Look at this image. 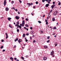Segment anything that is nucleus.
Instances as JSON below:
<instances>
[{"label":"nucleus","mask_w":61,"mask_h":61,"mask_svg":"<svg viewBox=\"0 0 61 61\" xmlns=\"http://www.w3.org/2000/svg\"><path fill=\"white\" fill-rule=\"evenodd\" d=\"M57 12H58L57 11H56L55 12L54 14V15H56L57 14Z\"/></svg>","instance_id":"f257e3e1"},{"label":"nucleus","mask_w":61,"mask_h":61,"mask_svg":"<svg viewBox=\"0 0 61 61\" xmlns=\"http://www.w3.org/2000/svg\"><path fill=\"white\" fill-rule=\"evenodd\" d=\"M6 0H5L4 2V5L5 6V5H6Z\"/></svg>","instance_id":"f03ea898"},{"label":"nucleus","mask_w":61,"mask_h":61,"mask_svg":"<svg viewBox=\"0 0 61 61\" xmlns=\"http://www.w3.org/2000/svg\"><path fill=\"white\" fill-rule=\"evenodd\" d=\"M15 18L16 19H17L18 20V19H19V18H20L19 16H15Z\"/></svg>","instance_id":"7ed1b4c3"},{"label":"nucleus","mask_w":61,"mask_h":61,"mask_svg":"<svg viewBox=\"0 0 61 61\" xmlns=\"http://www.w3.org/2000/svg\"><path fill=\"white\" fill-rule=\"evenodd\" d=\"M54 51H52L51 52V55H53L54 53Z\"/></svg>","instance_id":"20e7f679"},{"label":"nucleus","mask_w":61,"mask_h":61,"mask_svg":"<svg viewBox=\"0 0 61 61\" xmlns=\"http://www.w3.org/2000/svg\"><path fill=\"white\" fill-rule=\"evenodd\" d=\"M43 59L44 60H46L47 59V57L45 56L43 57Z\"/></svg>","instance_id":"39448f33"},{"label":"nucleus","mask_w":61,"mask_h":61,"mask_svg":"<svg viewBox=\"0 0 61 61\" xmlns=\"http://www.w3.org/2000/svg\"><path fill=\"white\" fill-rule=\"evenodd\" d=\"M27 5H28V7H29V6H30V5H31V4L29 3H27Z\"/></svg>","instance_id":"423d86ee"},{"label":"nucleus","mask_w":61,"mask_h":61,"mask_svg":"<svg viewBox=\"0 0 61 61\" xmlns=\"http://www.w3.org/2000/svg\"><path fill=\"white\" fill-rule=\"evenodd\" d=\"M5 10L6 11H7L9 10V8L8 7H6L5 8Z\"/></svg>","instance_id":"0eeeda50"},{"label":"nucleus","mask_w":61,"mask_h":61,"mask_svg":"<svg viewBox=\"0 0 61 61\" xmlns=\"http://www.w3.org/2000/svg\"><path fill=\"white\" fill-rule=\"evenodd\" d=\"M18 41V42L19 43H20V42H22V39H20Z\"/></svg>","instance_id":"6e6552de"},{"label":"nucleus","mask_w":61,"mask_h":61,"mask_svg":"<svg viewBox=\"0 0 61 61\" xmlns=\"http://www.w3.org/2000/svg\"><path fill=\"white\" fill-rule=\"evenodd\" d=\"M5 35L6 36V39H7L8 38V35H7V33H5Z\"/></svg>","instance_id":"1a4fd4ad"},{"label":"nucleus","mask_w":61,"mask_h":61,"mask_svg":"<svg viewBox=\"0 0 61 61\" xmlns=\"http://www.w3.org/2000/svg\"><path fill=\"white\" fill-rule=\"evenodd\" d=\"M19 27L20 28H21V26H19V25H18V26H17V28H19Z\"/></svg>","instance_id":"9d476101"},{"label":"nucleus","mask_w":61,"mask_h":61,"mask_svg":"<svg viewBox=\"0 0 61 61\" xmlns=\"http://www.w3.org/2000/svg\"><path fill=\"white\" fill-rule=\"evenodd\" d=\"M55 6V4H54L51 6V7L53 8H54Z\"/></svg>","instance_id":"9b49d317"},{"label":"nucleus","mask_w":61,"mask_h":61,"mask_svg":"<svg viewBox=\"0 0 61 61\" xmlns=\"http://www.w3.org/2000/svg\"><path fill=\"white\" fill-rule=\"evenodd\" d=\"M49 5V4H47L46 5V7H47Z\"/></svg>","instance_id":"f8f14e48"},{"label":"nucleus","mask_w":61,"mask_h":61,"mask_svg":"<svg viewBox=\"0 0 61 61\" xmlns=\"http://www.w3.org/2000/svg\"><path fill=\"white\" fill-rule=\"evenodd\" d=\"M11 19H12V18H8V20H9V21H10V20H11Z\"/></svg>","instance_id":"ddd939ff"},{"label":"nucleus","mask_w":61,"mask_h":61,"mask_svg":"<svg viewBox=\"0 0 61 61\" xmlns=\"http://www.w3.org/2000/svg\"><path fill=\"white\" fill-rule=\"evenodd\" d=\"M24 24H20V26H24Z\"/></svg>","instance_id":"4468645a"},{"label":"nucleus","mask_w":61,"mask_h":61,"mask_svg":"<svg viewBox=\"0 0 61 61\" xmlns=\"http://www.w3.org/2000/svg\"><path fill=\"white\" fill-rule=\"evenodd\" d=\"M44 47L45 48H48V47H47V46H44Z\"/></svg>","instance_id":"2eb2a0df"},{"label":"nucleus","mask_w":61,"mask_h":61,"mask_svg":"<svg viewBox=\"0 0 61 61\" xmlns=\"http://www.w3.org/2000/svg\"><path fill=\"white\" fill-rule=\"evenodd\" d=\"M45 21L46 22V25H47L48 24V22H47V20H45Z\"/></svg>","instance_id":"dca6fc26"},{"label":"nucleus","mask_w":61,"mask_h":61,"mask_svg":"<svg viewBox=\"0 0 61 61\" xmlns=\"http://www.w3.org/2000/svg\"><path fill=\"white\" fill-rule=\"evenodd\" d=\"M32 33H31L32 35H33V34H35V32L33 31H32Z\"/></svg>","instance_id":"f3484780"},{"label":"nucleus","mask_w":61,"mask_h":61,"mask_svg":"<svg viewBox=\"0 0 61 61\" xmlns=\"http://www.w3.org/2000/svg\"><path fill=\"white\" fill-rule=\"evenodd\" d=\"M10 59H11V60L12 61H13L14 60V59H13V58L12 57L10 58Z\"/></svg>","instance_id":"a211bd4d"},{"label":"nucleus","mask_w":61,"mask_h":61,"mask_svg":"<svg viewBox=\"0 0 61 61\" xmlns=\"http://www.w3.org/2000/svg\"><path fill=\"white\" fill-rule=\"evenodd\" d=\"M22 24H23V25H25V21L24 20H23V22L22 23Z\"/></svg>","instance_id":"6ab92c4d"},{"label":"nucleus","mask_w":61,"mask_h":61,"mask_svg":"<svg viewBox=\"0 0 61 61\" xmlns=\"http://www.w3.org/2000/svg\"><path fill=\"white\" fill-rule=\"evenodd\" d=\"M18 41V38H16V39H15V42H16V41Z\"/></svg>","instance_id":"aec40b11"},{"label":"nucleus","mask_w":61,"mask_h":61,"mask_svg":"<svg viewBox=\"0 0 61 61\" xmlns=\"http://www.w3.org/2000/svg\"><path fill=\"white\" fill-rule=\"evenodd\" d=\"M52 21H55V19L54 18H52Z\"/></svg>","instance_id":"412c9836"},{"label":"nucleus","mask_w":61,"mask_h":61,"mask_svg":"<svg viewBox=\"0 0 61 61\" xmlns=\"http://www.w3.org/2000/svg\"><path fill=\"white\" fill-rule=\"evenodd\" d=\"M23 36L24 37H25V34H23Z\"/></svg>","instance_id":"4be33fe9"},{"label":"nucleus","mask_w":61,"mask_h":61,"mask_svg":"<svg viewBox=\"0 0 61 61\" xmlns=\"http://www.w3.org/2000/svg\"><path fill=\"white\" fill-rule=\"evenodd\" d=\"M25 26H26V27H28V26H29L28 25H27V24H26L25 25Z\"/></svg>","instance_id":"5701e85b"},{"label":"nucleus","mask_w":61,"mask_h":61,"mask_svg":"<svg viewBox=\"0 0 61 61\" xmlns=\"http://www.w3.org/2000/svg\"><path fill=\"white\" fill-rule=\"evenodd\" d=\"M11 3L12 4H13V3H14V1H12L11 2Z\"/></svg>","instance_id":"b1692460"},{"label":"nucleus","mask_w":61,"mask_h":61,"mask_svg":"<svg viewBox=\"0 0 61 61\" xmlns=\"http://www.w3.org/2000/svg\"><path fill=\"white\" fill-rule=\"evenodd\" d=\"M21 58L22 59H23V60H24V57H23L22 56H21Z\"/></svg>","instance_id":"393cba45"},{"label":"nucleus","mask_w":61,"mask_h":61,"mask_svg":"<svg viewBox=\"0 0 61 61\" xmlns=\"http://www.w3.org/2000/svg\"><path fill=\"white\" fill-rule=\"evenodd\" d=\"M16 24L18 25L19 24V21H18L17 22Z\"/></svg>","instance_id":"a878e982"},{"label":"nucleus","mask_w":61,"mask_h":61,"mask_svg":"<svg viewBox=\"0 0 61 61\" xmlns=\"http://www.w3.org/2000/svg\"><path fill=\"white\" fill-rule=\"evenodd\" d=\"M56 29V27H54L53 29Z\"/></svg>","instance_id":"bb28decb"},{"label":"nucleus","mask_w":61,"mask_h":61,"mask_svg":"<svg viewBox=\"0 0 61 61\" xmlns=\"http://www.w3.org/2000/svg\"><path fill=\"white\" fill-rule=\"evenodd\" d=\"M17 32H19V30L18 29H17Z\"/></svg>","instance_id":"cd10ccee"},{"label":"nucleus","mask_w":61,"mask_h":61,"mask_svg":"<svg viewBox=\"0 0 61 61\" xmlns=\"http://www.w3.org/2000/svg\"><path fill=\"white\" fill-rule=\"evenodd\" d=\"M38 22L39 23H41V21H38Z\"/></svg>","instance_id":"c85d7f7f"},{"label":"nucleus","mask_w":61,"mask_h":61,"mask_svg":"<svg viewBox=\"0 0 61 61\" xmlns=\"http://www.w3.org/2000/svg\"><path fill=\"white\" fill-rule=\"evenodd\" d=\"M25 57H26V58H27L28 57V56L26 55L25 56Z\"/></svg>","instance_id":"c756f323"},{"label":"nucleus","mask_w":61,"mask_h":61,"mask_svg":"<svg viewBox=\"0 0 61 61\" xmlns=\"http://www.w3.org/2000/svg\"><path fill=\"white\" fill-rule=\"evenodd\" d=\"M49 42H50V40H48V41H47V42L49 43Z\"/></svg>","instance_id":"7c9ffc66"},{"label":"nucleus","mask_w":61,"mask_h":61,"mask_svg":"<svg viewBox=\"0 0 61 61\" xmlns=\"http://www.w3.org/2000/svg\"><path fill=\"white\" fill-rule=\"evenodd\" d=\"M3 48V46H2L1 47H0V48L1 49H2V48Z\"/></svg>","instance_id":"2f4dec72"},{"label":"nucleus","mask_w":61,"mask_h":61,"mask_svg":"<svg viewBox=\"0 0 61 61\" xmlns=\"http://www.w3.org/2000/svg\"><path fill=\"white\" fill-rule=\"evenodd\" d=\"M26 21H28V18H26Z\"/></svg>","instance_id":"473e14b6"},{"label":"nucleus","mask_w":61,"mask_h":61,"mask_svg":"<svg viewBox=\"0 0 61 61\" xmlns=\"http://www.w3.org/2000/svg\"><path fill=\"white\" fill-rule=\"evenodd\" d=\"M33 43H35L36 42V40H34L33 41Z\"/></svg>","instance_id":"72a5a7b5"},{"label":"nucleus","mask_w":61,"mask_h":61,"mask_svg":"<svg viewBox=\"0 0 61 61\" xmlns=\"http://www.w3.org/2000/svg\"><path fill=\"white\" fill-rule=\"evenodd\" d=\"M36 4H38V2L36 1Z\"/></svg>","instance_id":"f704fd0d"},{"label":"nucleus","mask_w":61,"mask_h":61,"mask_svg":"<svg viewBox=\"0 0 61 61\" xmlns=\"http://www.w3.org/2000/svg\"><path fill=\"white\" fill-rule=\"evenodd\" d=\"M45 0H42V2H45Z\"/></svg>","instance_id":"c9c22d12"},{"label":"nucleus","mask_w":61,"mask_h":61,"mask_svg":"<svg viewBox=\"0 0 61 61\" xmlns=\"http://www.w3.org/2000/svg\"><path fill=\"white\" fill-rule=\"evenodd\" d=\"M9 26H10V27L12 28V26H11V25H9Z\"/></svg>","instance_id":"e433bc0d"},{"label":"nucleus","mask_w":61,"mask_h":61,"mask_svg":"<svg viewBox=\"0 0 61 61\" xmlns=\"http://www.w3.org/2000/svg\"><path fill=\"white\" fill-rule=\"evenodd\" d=\"M57 43L55 45V46H57Z\"/></svg>","instance_id":"4c0bfd02"},{"label":"nucleus","mask_w":61,"mask_h":61,"mask_svg":"<svg viewBox=\"0 0 61 61\" xmlns=\"http://www.w3.org/2000/svg\"><path fill=\"white\" fill-rule=\"evenodd\" d=\"M30 40H32V38L31 37V36H30Z\"/></svg>","instance_id":"58836bf2"},{"label":"nucleus","mask_w":61,"mask_h":61,"mask_svg":"<svg viewBox=\"0 0 61 61\" xmlns=\"http://www.w3.org/2000/svg\"><path fill=\"white\" fill-rule=\"evenodd\" d=\"M30 29H31V30H32V29H33V28H32V27H31L30 28Z\"/></svg>","instance_id":"ea45409f"},{"label":"nucleus","mask_w":61,"mask_h":61,"mask_svg":"<svg viewBox=\"0 0 61 61\" xmlns=\"http://www.w3.org/2000/svg\"><path fill=\"white\" fill-rule=\"evenodd\" d=\"M46 1V2H49V0H45Z\"/></svg>","instance_id":"a19ab883"},{"label":"nucleus","mask_w":61,"mask_h":61,"mask_svg":"<svg viewBox=\"0 0 61 61\" xmlns=\"http://www.w3.org/2000/svg\"><path fill=\"white\" fill-rule=\"evenodd\" d=\"M1 41L2 42H4V41L3 40H2Z\"/></svg>","instance_id":"79ce46f5"},{"label":"nucleus","mask_w":61,"mask_h":61,"mask_svg":"<svg viewBox=\"0 0 61 61\" xmlns=\"http://www.w3.org/2000/svg\"><path fill=\"white\" fill-rule=\"evenodd\" d=\"M47 38L48 39H49V38H50V36H48Z\"/></svg>","instance_id":"37998d69"},{"label":"nucleus","mask_w":61,"mask_h":61,"mask_svg":"<svg viewBox=\"0 0 61 61\" xmlns=\"http://www.w3.org/2000/svg\"><path fill=\"white\" fill-rule=\"evenodd\" d=\"M18 25H18V24H16V25H15V26H17Z\"/></svg>","instance_id":"c03bdc74"},{"label":"nucleus","mask_w":61,"mask_h":61,"mask_svg":"<svg viewBox=\"0 0 61 61\" xmlns=\"http://www.w3.org/2000/svg\"><path fill=\"white\" fill-rule=\"evenodd\" d=\"M41 33H43V31L42 30H41Z\"/></svg>","instance_id":"a18cd8bd"},{"label":"nucleus","mask_w":61,"mask_h":61,"mask_svg":"<svg viewBox=\"0 0 61 61\" xmlns=\"http://www.w3.org/2000/svg\"><path fill=\"white\" fill-rule=\"evenodd\" d=\"M26 35L27 36H28V35H29V34L28 33H27L26 34Z\"/></svg>","instance_id":"49530a36"},{"label":"nucleus","mask_w":61,"mask_h":61,"mask_svg":"<svg viewBox=\"0 0 61 61\" xmlns=\"http://www.w3.org/2000/svg\"><path fill=\"white\" fill-rule=\"evenodd\" d=\"M55 35V33H54L52 34L53 36V35Z\"/></svg>","instance_id":"de8ad7c7"},{"label":"nucleus","mask_w":61,"mask_h":61,"mask_svg":"<svg viewBox=\"0 0 61 61\" xmlns=\"http://www.w3.org/2000/svg\"><path fill=\"white\" fill-rule=\"evenodd\" d=\"M15 60H16V59H17L16 58H14Z\"/></svg>","instance_id":"09e8293b"},{"label":"nucleus","mask_w":61,"mask_h":61,"mask_svg":"<svg viewBox=\"0 0 61 61\" xmlns=\"http://www.w3.org/2000/svg\"><path fill=\"white\" fill-rule=\"evenodd\" d=\"M5 50H3V52H5Z\"/></svg>","instance_id":"8fccbe9b"},{"label":"nucleus","mask_w":61,"mask_h":61,"mask_svg":"<svg viewBox=\"0 0 61 61\" xmlns=\"http://www.w3.org/2000/svg\"><path fill=\"white\" fill-rule=\"evenodd\" d=\"M53 4H55V2H53Z\"/></svg>","instance_id":"3c124183"},{"label":"nucleus","mask_w":61,"mask_h":61,"mask_svg":"<svg viewBox=\"0 0 61 61\" xmlns=\"http://www.w3.org/2000/svg\"><path fill=\"white\" fill-rule=\"evenodd\" d=\"M15 11H17V9H15Z\"/></svg>","instance_id":"603ef678"},{"label":"nucleus","mask_w":61,"mask_h":61,"mask_svg":"<svg viewBox=\"0 0 61 61\" xmlns=\"http://www.w3.org/2000/svg\"><path fill=\"white\" fill-rule=\"evenodd\" d=\"M61 4V3H59V4H58L59 5H60Z\"/></svg>","instance_id":"864d4df0"},{"label":"nucleus","mask_w":61,"mask_h":61,"mask_svg":"<svg viewBox=\"0 0 61 61\" xmlns=\"http://www.w3.org/2000/svg\"><path fill=\"white\" fill-rule=\"evenodd\" d=\"M16 47V46H14V48H15Z\"/></svg>","instance_id":"5fc2aeb1"},{"label":"nucleus","mask_w":61,"mask_h":61,"mask_svg":"<svg viewBox=\"0 0 61 61\" xmlns=\"http://www.w3.org/2000/svg\"><path fill=\"white\" fill-rule=\"evenodd\" d=\"M26 42H27V41H28V40H27L26 39V41H25Z\"/></svg>","instance_id":"6e6d98bb"},{"label":"nucleus","mask_w":61,"mask_h":61,"mask_svg":"<svg viewBox=\"0 0 61 61\" xmlns=\"http://www.w3.org/2000/svg\"><path fill=\"white\" fill-rule=\"evenodd\" d=\"M19 2H20V3H22V1L21 0H20V1H19Z\"/></svg>","instance_id":"4d7b16f0"},{"label":"nucleus","mask_w":61,"mask_h":61,"mask_svg":"<svg viewBox=\"0 0 61 61\" xmlns=\"http://www.w3.org/2000/svg\"><path fill=\"white\" fill-rule=\"evenodd\" d=\"M24 28L25 29H26V27H24Z\"/></svg>","instance_id":"13d9d810"},{"label":"nucleus","mask_w":61,"mask_h":61,"mask_svg":"<svg viewBox=\"0 0 61 61\" xmlns=\"http://www.w3.org/2000/svg\"><path fill=\"white\" fill-rule=\"evenodd\" d=\"M32 37H35V35H33V36H32Z\"/></svg>","instance_id":"bf43d9fd"},{"label":"nucleus","mask_w":61,"mask_h":61,"mask_svg":"<svg viewBox=\"0 0 61 61\" xmlns=\"http://www.w3.org/2000/svg\"><path fill=\"white\" fill-rule=\"evenodd\" d=\"M35 7H36L35 6H33V8H35Z\"/></svg>","instance_id":"052dcab7"},{"label":"nucleus","mask_w":61,"mask_h":61,"mask_svg":"<svg viewBox=\"0 0 61 61\" xmlns=\"http://www.w3.org/2000/svg\"><path fill=\"white\" fill-rule=\"evenodd\" d=\"M45 15H44L43 16V17H45Z\"/></svg>","instance_id":"680f3d73"},{"label":"nucleus","mask_w":61,"mask_h":61,"mask_svg":"<svg viewBox=\"0 0 61 61\" xmlns=\"http://www.w3.org/2000/svg\"><path fill=\"white\" fill-rule=\"evenodd\" d=\"M26 30L27 31H28V28H27L26 29Z\"/></svg>","instance_id":"e2e57ef3"},{"label":"nucleus","mask_w":61,"mask_h":61,"mask_svg":"<svg viewBox=\"0 0 61 61\" xmlns=\"http://www.w3.org/2000/svg\"><path fill=\"white\" fill-rule=\"evenodd\" d=\"M31 14H32V15H34L33 14H32V13H31Z\"/></svg>","instance_id":"0e129e2a"},{"label":"nucleus","mask_w":61,"mask_h":61,"mask_svg":"<svg viewBox=\"0 0 61 61\" xmlns=\"http://www.w3.org/2000/svg\"><path fill=\"white\" fill-rule=\"evenodd\" d=\"M18 14H20V12H18Z\"/></svg>","instance_id":"69168bd1"},{"label":"nucleus","mask_w":61,"mask_h":61,"mask_svg":"<svg viewBox=\"0 0 61 61\" xmlns=\"http://www.w3.org/2000/svg\"><path fill=\"white\" fill-rule=\"evenodd\" d=\"M0 18L1 19H2V18H3V17H1Z\"/></svg>","instance_id":"338daca9"},{"label":"nucleus","mask_w":61,"mask_h":61,"mask_svg":"<svg viewBox=\"0 0 61 61\" xmlns=\"http://www.w3.org/2000/svg\"><path fill=\"white\" fill-rule=\"evenodd\" d=\"M17 61H19V59H17Z\"/></svg>","instance_id":"774afa93"}]
</instances>
